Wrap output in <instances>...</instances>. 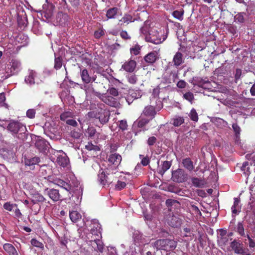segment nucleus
Returning <instances> with one entry per match:
<instances>
[{
    "instance_id": "25",
    "label": "nucleus",
    "mask_w": 255,
    "mask_h": 255,
    "mask_svg": "<svg viewBox=\"0 0 255 255\" xmlns=\"http://www.w3.org/2000/svg\"><path fill=\"white\" fill-rule=\"evenodd\" d=\"M134 21V19L132 17L131 15L129 14H125L124 16L119 20L118 23V25H127L130 22H133Z\"/></svg>"
},
{
    "instance_id": "12",
    "label": "nucleus",
    "mask_w": 255,
    "mask_h": 255,
    "mask_svg": "<svg viewBox=\"0 0 255 255\" xmlns=\"http://www.w3.org/2000/svg\"><path fill=\"white\" fill-rule=\"evenodd\" d=\"M172 179L176 182L181 183L183 182L185 180L184 171L181 169H178L173 171L172 173Z\"/></svg>"
},
{
    "instance_id": "33",
    "label": "nucleus",
    "mask_w": 255,
    "mask_h": 255,
    "mask_svg": "<svg viewBox=\"0 0 255 255\" xmlns=\"http://www.w3.org/2000/svg\"><path fill=\"white\" fill-rule=\"evenodd\" d=\"M45 200L44 197L38 193L34 194L32 196V202L33 204L43 202Z\"/></svg>"
},
{
    "instance_id": "15",
    "label": "nucleus",
    "mask_w": 255,
    "mask_h": 255,
    "mask_svg": "<svg viewBox=\"0 0 255 255\" xmlns=\"http://www.w3.org/2000/svg\"><path fill=\"white\" fill-rule=\"evenodd\" d=\"M181 222V219L177 215L170 216L167 219L168 224L172 227L177 228L179 227Z\"/></svg>"
},
{
    "instance_id": "50",
    "label": "nucleus",
    "mask_w": 255,
    "mask_h": 255,
    "mask_svg": "<svg viewBox=\"0 0 255 255\" xmlns=\"http://www.w3.org/2000/svg\"><path fill=\"white\" fill-rule=\"evenodd\" d=\"M218 242L221 246H224L229 242V236L223 237H218Z\"/></svg>"
},
{
    "instance_id": "14",
    "label": "nucleus",
    "mask_w": 255,
    "mask_h": 255,
    "mask_svg": "<svg viewBox=\"0 0 255 255\" xmlns=\"http://www.w3.org/2000/svg\"><path fill=\"white\" fill-rule=\"evenodd\" d=\"M110 114L106 110L101 109L100 111L96 115V118H98L101 124L107 123L109 119Z\"/></svg>"
},
{
    "instance_id": "49",
    "label": "nucleus",
    "mask_w": 255,
    "mask_h": 255,
    "mask_svg": "<svg viewBox=\"0 0 255 255\" xmlns=\"http://www.w3.org/2000/svg\"><path fill=\"white\" fill-rule=\"evenodd\" d=\"M183 98H184V99L188 101L191 103H192V102L194 99V95H193V93L190 92H186V93H185L183 95Z\"/></svg>"
},
{
    "instance_id": "17",
    "label": "nucleus",
    "mask_w": 255,
    "mask_h": 255,
    "mask_svg": "<svg viewBox=\"0 0 255 255\" xmlns=\"http://www.w3.org/2000/svg\"><path fill=\"white\" fill-rule=\"evenodd\" d=\"M45 192L54 202H56L60 199L61 196L58 190L54 189H48L47 188L45 190Z\"/></svg>"
},
{
    "instance_id": "5",
    "label": "nucleus",
    "mask_w": 255,
    "mask_h": 255,
    "mask_svg": "<svg viewBox=\"0 0 255 255\" xmlns=\"http://www.w3.org/2000/svg\"><path fill=\"white\" fill-rule=\"evenodd\" d=\"M140 32L146 36V40L147 41L150 42L155 44H159L163 42L165 39L166 38V36H164L161 39V38H155L154 36H150L151 33L149 31V26H148V24L147 22H145L143 26H142L140 29Z\"/></svg>"
},
{
    "instance_id": "13",
    "label": "nucleus",
    "mask_w": 255,
    "mask_h": 255,
    "mask_svg": "<svg viewBox=\"0 0 255 255\" xmlns=\"http://www.w3.org/2000/svg\"><path fill=\"white\" fill-rule=\"evenodd\" d=\"M168 74H169V76L166 80L168 83H171L176 82L178 79V74L176 70H171L170 68L167 69L164 74V77L166 78Z\"/></svg>"
},
{
    "instance_id": "57",
    "label": "nucleus",
    "mask_w": 255,
    "mask_h": 255,
    "mask_svg": "<svg viewBox=\"0 0 255 255\" xmlns=\"http://www.w3.org/2000/svg\"><path fill=\"white\" fill-rule=\"evenodd\" d=\"M103 255H117V253L114 248L109 247L107 251Z\"/></svg>"
},
{
    "instance_id": "61",
    "label": "nucleus",
    "mask_w": 255,
    "mask_h": 255,
    "mask_svg": "<svg viewBox=\"0 0 255 255\" xmlns=\"http://www.w3.org/2000/svg\"><path fill=\"white\" fill-rule=\"evenodd\" d=\"M87 132L89 136H93L96 133V129L94 127H89Z\"/></svg>"
},
{
    "instance_id": "59",
    "label": "nucleus",
    "mask_w": 255,
    "mask_h": 255,
    "mask_svg": "<svg viewBox=\"0 0 255 255\" xmlns=\"http://www.w3.org/2000/svg\"><path fill=\"white\" fill-rule=\"evenodd\" d=\"M148 123V120L145 119H142L137 122V126L139 128L144 127L146 124Z\"/></svg>"
},
{
    "instance_id": "60",
    "label": "nucleus",
    "mask_w": 255,
    "mask_h": 255,
    "mask_svg": "<svg viewBox=\"0 0 255 255\" xmlns=\"http://www.w3.org/2000/svg\"><path fill=\"white\" fill-rule=\"evenodd\" d=\"M85 147H86V148L87 149H88L89 150H99L98 149V147L97 146L94 145L93 144H92L91 143H89V142L85 146Z\"/></svg>"
},
{
    "instance_id": "38",
    "label": "nucleus",
    "mask_w": 255,
    "mask_h": 255,
    "mask_svg": "<svg viewBox=\"0 0 255 255\" xmlns=\"http://www.w3.org/2000/svg\"><path fill=\"white\" fill-rule=\"evenodd\" d=\"M83 89L84 90L85 93L87 95H91L92 94L95 95L96 91H95L92 85L91 84H86L83 85L82 87Z\"/></svg>"
},
{
    "instance_id": "44",
    "label": "nucleus",
    "mask_w": 255,
    "mask_h": 255,
    "mask_svg": "<svg viewBox=\"0 0 255 255\" xmlns=\"http://www.w3.org/2000/svg\"><path fill=\"white\" fill-rule=\"evenodd\" d=\"M244 15V12L238 13L234 17L235 21L239 23H243L245 21Z\"/></svg>"
},
{
    "instance_id": "27",
    "label": "nucleus",
    "mask_w": 255,
    "mask_h": 255,
    "mask_svg": "<svg viewBox=\"0 0 255 255\" xmlns=\"http://www.w3.org/2000/svg\"><path fill=\"white\" fill-rule=\"evenodd\" d=\"M80 76L84 83L89 84L91 82V76H90L87 69H84L81 70L80 71Z\"/></svg>"
},
{
    "instance_id": "56",
    "label": "nucleus",
    "mask_w": 255,
    "mask_h": 255,
    "mask_svg": "<svg viewBox=\"0 0 255 255\" xmlns=\"http://www.w3.org/2000/svg\"><path fill=\"white\" fill-rule=\"evenodd\" d=\"M108 92H109V94L111 95L113 97L118 96L119 95L118 90L113 87L109 88L108 90Z\"/></svg>"
},
{
    "instance_id": "7",
    "label": "nucleus",
    "mask_w": 255,
    "mask_h": 255,
    "mask_svg": "<svg viewBox=\"0 0 255 255\" xmlns=\"http://www.w3.org/2000/svg\"><path fill=\"white\" fill-rule=\"evenodd\" d=\"M95 95L105 103L111 107H116L119 104L116 98L113 96H108L106 94H101L99 92H96Z\"/></svg>"
},
{
    "instance_id": "41",
    "label": "nucleus",
    "mask_w": 255,
    "mask_h": 255,
    "mask_svg": "<svg viewBox=\"0 0 255 255\" xmlns=\"http://www.w3.org/2000/svg\"><path fill=\"white\" fill-rule=\"evenodd\" d=\"M74 114L71 112H65L60 115V119L62 121L66 122L67 120L73 118Z\"/></svg>"
},
{
    "instance_id": "52",
    "label": "nucleus",
    "mask_w": 255,
    "mask_h": 255,
    "mask_svg": "<svg viewBox=\"0 0 255 255\" xmlns=\"http://www.w3.org/2000/svg\"><path fill=\"white\" fill-rule=\"evenodd\" d=\"M126 185V183L125 181L118 180L117 184L115 185V188L117 190H121L124 189Z\"/></svg>"
},
{
    "instance_id": "36",
    "label": "nucleus",
    "mask_w": 255,
    "mask_h": 255,
    "mask_svg": "<svg viewBox=\"0 0 255 255\" xmlns=\"http://www.w3.org/2000/svg\"><path fill=\"white\" fill-rule=\"evenodd\" d=\"M69 217L73 222H76L81 218V215L76 211H72L69 213Z\"/></svg>"
},
{
    "instance_id": "62",
    "label": "nucleus",
    "mask_w": 255,
    "mask_h": 255,
    "mask_svg": "<svg viewBox=\"0 0 255 255\" xmlns=\"http://www.w3.org/2000/svg\"><path fill=\"white\" fill-rule=\"evenodd\" d=\"M140 158L141 159V164L143 166H146L149 163V159L147 157H144L143 155H140Z\"/></svg>"
},
{
    "instance_id": "3",
    "label": "nucleus",
    "mask_w": 255,
    "mask_h": 255,
    "mask_svg": "<svg viewBox=\"0 0 255 255\" xmlns=\"http://www.w3.org/2000/svg\"><path fill=\"white\" fill-rule=\"evenodd\" d=\"M177 243L173 240H158L155 241L153 246L157 250H162L166 251H172L176 247Z\"/></svg>"
},
{
    "instance_id": "58",
    "label": "nucleus",
    "mask_w": 255,
    "mask_h": 255,
    "mask_svg": "<svg viewBox=\"0 0 255 255\" xmlns=\"http://www.w3.org/2000/svg\"><path fill=\"white\" fill-rule=\"evenodd\" d=\"M140 51V47L139 45H135L134 47L130 48V52L134 55H137L139 54Z\"/></svg>"
},
{
    "instance_id": "26",
    "label": "nucleus",
    "mask_w": 255,
    "mask_h": 255,
    "mask_svg": "<svg viewBox=\"0 0 255 255\" xmlns=\"http://www.w3.org/2000/svg\"><path fill=\"white\" fill-rule=\"evenodd\" d=\"M173 62L174 66L176 67L181 65L184 62L182 54L179 52L176 53L173 57Z\"/></svg>"
},
{
    "instance_id": "42",
    "label": "nucleus",
    "mask_w": 255,
    "mask_h": 255,
    "mask_svg": "<svg viewBox=\"0 0 255 255\" xmlns=\"http://www.w3.org/2000/svg\"><path fill=\"white\" fill-rule=\"evenodd\" d=\"M213 120L215 123H216L218 126H220L221 127H225L228 125L226 121L219 118H216Z\"/></svg>"
},
{
    "instance_id": "53",
    "label": "nucleus",
    "mask_w": 255,
    "mask_h": 255,
    "mask_svg": "<svg viewBox=\"0 0 255 255\" xmlns=\"http://www.w3.org/2000/svg\"><path fill=\"white\" fill-rule=\"evenodd\" d=\"M62 65V59L60 57H55L54 68L56 69H59L61 67Z\"/></svg>"
},
{
    "instance_id": "22",
    "label": "nucleus",
    "mask_w": 255,
    "mask_h": 255,
    "mask_svg": "<svg viewBox=\"0 0 255 255\" xmlns=\"http://www.w3.org/2000/svg\"><path fill=\"white\" fill-rule=\"evenodd\" d=\"M3 248L9 255H18L14 246L10 244L6 243L4 244Z\"/></svg>"
},
{
    "instance_id": "21",
    "label": "nucleus",
    "mask_w": 255,
    "mask_h": 255,
    "mask_svg": "<svg viewBox=\"0 0 255 255\" xmlns=\"http://www.w3.org/2000/svg\"><path fill=\"white\" fill-rule=\"evenodd\" d=\"M136 67V62L134 60H130L126 62L122 66V68L127 72H132Z\"/></svg>"
},
{
    "instance_id": "24",
    "label": "nucleus",
    "mask_w": 255,
    "mask_h": 255,
    "mask_svg": "<svg viewBox=\"0 0 255 255\" xmlns=\"http://www.w3.org/2000/svg\"><path fill=\"white\" fill-rule=\"evenodd\" d=\"M36 76V73L33 70L29 71L28 75L25 77V82L27 84L29 85H33L35 83V78Z\"/></svg>"
},
{
    "instance_id": "37",
    "label": "nucleus",
    "mask_w": 255,
    "mask_h": 255,
    "mask_svg": "<svg viewBox=\"0 0 255 255\" xmlns=\"http://www.w3.org/2000/svg\"><path fill=\"white\" fill-rule=\"evenodd\" d=\"M240 244L236 240L233 241L231 244V247L236 254H242V250L240 248Z\"/></svg>"
},
{
    "instance_id": "35",
    "label": "nucleus",
    "mask_w": 255,
    "mask_h": 255,
    "mask_svg": "<svg viewBox=\"0 0 255 255\" xmlns=\"http://www.w3.org/2000/svg\"><path fill=\"white\" fill-rule=\"evenodd\" d=\"M143 114L147 116H154L155 114V111L153 106H147L144 108Z\"/></svg>"
},
{
    "instance_id": "64",
    "label": "nucleus",
    "mask_w": 255,
    "mask_h": 255,
    "mask_svg": "<svg viewBox=\"0 0 255 255\" xmlns=\"http://www.w3.org/2000/svg\"><path fill=\"white\" fill-rule=\"evenodd\" d=\"M81 254L82 255H96V254L94 253L93 252L91 253L89 250H85V249L81 250Z\"/></svg>"
},
{
    "instance_id": "8",
    "label": "nucleus",
    "mask_w": 255,
    "mask_h": 255,
    "mask_svg": "<svg viewBox=\"0 0 255 255\" xmlns=\"http://www.w3.org/2000/svg\"><path fill=\"white\" fill-rule=\"evenodd\" d=\"M113 175L110 174H106L103 169H100L98 174V180L99 182L103 186L109 185L113 181L112 179Z\"/></svg>"
},
{
    "instance_id": "43",
    "label": "nucleus",
    "mask_w": 255,
    "mask_h": 255,
    "mask_svg": "<svg viewBox=\"0 0 255 255\" xmlns=\"http://www.w3.org/2000/svg\"><path fill=\"white\" fill-rule=\"evenodd\" d=\"M16 206L17 204H12L9 202L5 203L3 206V208L8 211H12L14 210V208L16 207Z\"/></svg>"
},
{
    "instance_id": "9",
    "label": "nucleus",
    "mask_w": 255,
    "mask_h": 255,
    "mask_svg": "<svg viewBox=\"0 0 255 255\" xmlns=\"http://www.w3.org/2000/svg\"><path fill=\"white\" fill-rule=\"evenodd\" d=\"M90 233L88 235L89 236H97L100 237L101 226L98 221L96 219H92L90 221Z\"/></svg>"
},
{
    "instance_id": "11",
    "label": "nucleus",
    "mask_w": 255,
    "mask_h": 255,
    "mask_svg": "<svg viewBox=\"0 0 255 255\" xmlns=\"http://www.w3.org/2000/svg\"><path fill=\"white\" fill-rule=\"evenodd\" d=\"M40 161L38 157H34L32 158H24L23 162L26 168V169L33 170L36 164Z\"/></svg>"
},
{
    "instance_id": "46",
    "label": "nucleus",
    "mask_w": 255,
    "mask_h": 255,
    "mask_svg": "<svg viewBox=\"0 0 255 255\" xmlns=\"http://www.w3.org/2000/svg\"><path fill=\"white\" fill-rule=\"evenodd\" d=\"M189 117L191 119V120H192L194 122H197L198 120V114L196 111V110L194 109H192L189 114Z\"/></svg>"
},
{
    "instance_id": "18",
    "label": "nucleus",
    "mask_w": 255,
    "mask_h": 255,
    "mask_svg": "<svg viewBox=\"0 0 255 255\" xmlns=\"http://www.w3.org/2000/svg\"><path fill=\"white\" fill-rule=\"evenodd\" d=\"M0 154L3 158L10 159L13 158L14 152L11 148H3L0 149Z\"/></svg>"
},
{
    "instance_id": "16",
    "label": "nucleus",
    "mask_w": 255,
    "mask_h": 255,
    "mask_svg": "<svg viewBox=\"0 0 255 255\" xmlns=\"http://www.w3.org/2000/svg\"><path fill=\"white\" fill-rule=\"evenodd\" d=\"M56 162L59 166L65 167L69 165V160L67 155L63 153L62 155H57Z\"/></svg>"
},
{
    "instance_id": "2",
    "label": "nucleus",
    "mask_w": 255,
    "mask_h": 255,
    "mask_svg": "<svg viewBox=\"0 0 255 255\" xmlns=\"http://www.w3.org/2000/svg\"><path fill=\"white\" fill-rule=\"evenodd\" d=\"M7 129L13 134H17V137L19 139L23 140L27 138L26 127L21 123L12 121L8 124Z\"/></svg>"
},
{
    "instance_id": "32",
    "label": "nucleus",
    "mask_w": 255,
    "mask_h": 255,
    "mask_svg": "<svg viewBox=\"0 0 255 255\" xmlns=\"http://www.w3.org/2000/svg\"><path fill=\"white\" fill-rule=\"evenodd\" d=\"M157 59L156 54L154 52L148 53L144 57L145 61L148 63L152 64L155 62Z\"/></svg>"
},
{
    "instance_id": "4",
    "label": "nucleus",
    "mask_w": 255,
    "mask_h": 255,
    "mask_svg": "<svg viewBox=\"0 0 255 255\" xmlns=\"http://www.w3.org/2000/svg\"><path fill=\"white\" fill-rule=\"evenodd\" d=\"M21 69V63L17 59H12L9 64L7 65L5 69L6 75L5 79L8 78L11 75L16 74L20 71Z\"/></svg>"
},
{
    "instance_id": "39",
    "label": "nucleus",
    "mask_w": 255,
    "mask_h": 255,
    "mask_svg": "<svg viewBox=\"0 0 255 255\" xmlns=\"http://www.w3.org/2000/svg\"><path fill=\"white\" fill-rule=\"evenodd\" d=\"M235 231L241 236L246 237L247 236L245 234V229L242 222L238 223L237 227L235 228Z\"/></svg>"
},
{
    "instance_id": "31",
    "label": "nucleus",
    "mask_w": 255,
    "mask_h": 255,
    "mask_svg": "<svg viewBox=\"0 0 255 255\" xmlns=\"http://www.w3.org/2000/svg\"><path fill=\"white\" fill-rule=\"evenodd\" d=\"M232 128L235 132L236 142H238L240 140V132L241 131V128L236 123H234L232 125Z\"/></svg>"
},
{
    "instance_id": "63",
    "label": "nucleus",
    "mask_w": 255,
    "mask_h": 255,
    "mask_svg": "<svg viewBox=\"0 0 255 255\" xmlns=\"http://www.w3.org/2000/svg\"><path fill=\"white\" fill-rule=\"evenodd\" d=\"M120 35L122 37V38L124 39H130V36L128 34V32L126 31H122L120 33Z\"/></svg>"
},
{
    "instance_id": "29",
    "label": "nucleus",
    "mask_w": 255,
    "mask_h": 255,
    "mask_svg": "<svg viewBox=\"0 0 255 255\" xmlns=\"http://www.w3.org/2000/svg\"><path fill=\"white\" fill-rule=\"evenodd\" d=\"M182 164L183 166L190 171H192L194 169V166L193 165V162L189 158L184 159L182 161Z\"/></svg>"
},
{
    "instance_id": "1",
    "label": "nucleus",
    "mask_w": 255,
    "mask_h": 255,
    "mask_svg": "<svg viewBox=\"0 0 255 255\" xmlns=\"http://www.w3.org/2000/svg\"><path fill=\"white\" fill-rule=\"evenodd\" d=\"M55 183L67 191L69 194H71L72 192L73 194L72 195V197H73L74 195L78 196L77 202L79 203L81 202L83 188L82 186L80 185L79 183L77 182L76 183L74 184V188L72 189H71V187L69 184L62 180H59Z\"/></svg>"
},
{
    "instance_id": "47",
    "label": "nucleus",
    "mask_w": 255,
    "mask_h": 255,
    "mask_svg": "<svg viewBox=\"0 0 255 255\" xmlns=\"http://www.w3.org/2000/svg\"><path fill=\"white\" fill-rule=\"evenodd\" d=\"M172 15L174 18L182 20L183 19V11L175 10L172 12Z\"/></svg>"
},
{
    "instance_id": "6",
    "label": "nucleus",
    "mask_w": 255,
    "mask_h": 255,
    "mask_svg": "<svg viewBox=\"0 0 255 255\" xmlns=\"http://www.w3.org/2000/svg\"><path fill=\"white\" fill-rule=\"evenodd\" d=\"M90 237L88 235L87 236L88 240L87 242L88 245L91 247V250L95 254H96V251H97L102 253L104 249V245L102 242L99 239L100 237L91 236V239H90Z\"/></svg>"
},
{
    "instance_id": "28",
    "label": "nucleus",
    "mask_w": 255,
    "mask_h": 255,
    "mask_svg": "<svg viewBox=\"0 0 255 255\" xmlns=\"http://www.w3.org/2000/svg\"><path fill=\"white\" fill-rule=\"evenodd\" d=\"M191 182L192 184L196 187L202 188L205 185V182L203 179L197 177L192 178Z\"/></svg>"
},
{
    "instance_id": "30",
    "label": "nucleus",
    "mask_w": 255,
    "mask_h": 255,
    "mask_svg": "<svg viewBox=\"0 0 255 255\" xmlns=\"http://www.w3.org/2000/svg\"><path fill=\"white\" fill-rule=\"evenodd\" d=\"M133 238L134 241L136 243L144 244V238L143 237L142 234L138 231H135L133 233Z\"/></svg>"
},
{
    "instance_id": "34",
    "label": "nucleus",
    "mask_w": 255,
    "mask_h": 255,
    "mask_svg": "<svg viewBox=\"0 0 255 255\" xmlns=\"http://www.w3.org/2000/svg\"><path fill=\"white\" fill-rule=\"evenodd\" d=\"M184 122V119L183 117L176 116L171 119L170 123L175 127H178Z\"/></svg>"
},
{
    "instance_id": "23",
    "label": "nucleus",
    "mask_w": 255,
    "mask_h": 255,
    "mask_svg": "<svg viewBox=\"0 0 255 255\" xmlns=\"http://www.w3.org/2000/svg\"><path fill=\"white\" fill-rule=\"evenodd\" d=\"M234 204L231 210L233 214H238L241 211V206L240 205V200L239 198H234Z\"/></svg>"
},
{
    "instance_id": "51",
    "label": "nucleus",
    "mask_w": 255,
    "mask_h": 255,
    "mask_svg": "<svg viewBox=\"0 0 255 255\" xmlns=\"http://www.w3.org/2000/svg\"><path fill=\"white\" fill-rule=\"evenodd\" d=\"M30 243L34 247H37V248H38L40 249L43 248V244L35 239H31L30 241Z\"/></svg>"
},
{
    "instance_id": "45",
    "label": "nucleus",
    "mask_w": 255,
    "mask_h": 255,
    "mask_svg": "<svg viewBox=\"0 0 255 255\" xmlns=\"http://www.w3.org/2000/svg\"><path fill=\"white\" fill-rule=\"evenodd\" d=\"M241 170L242 171L244 172V173L245 174V176H248L249 175V174H250V172L249 170L248 162H245L243 163L242 166L241 167Z\"/></svg>"
},
{
    "instance_id": "20",
    "label": "nucleus",
    "mask_w": 255,
    "mask_h": 255,
    "mask_svg": "<svg viewBox=\"0 0 255 255\" xmlns=\"http://www.w3.org/2000/svg\"><path fill=\"white\" fill-rule=\"evenodd\" d=\"M35 146L40 152H45L48 147V143L43 139H38L35 142Z\"/></svg>"
},
{
    "instance_id": "48",
    "label": "nucleus",
    "mask_w": 255,
    "mask_h": 255,
    "mask_svg": "<svg viewBox=\"0 0 255 255\" xmlns=\"http://www.w3.org/2000/svg\"><path fill=\"white\" fill-rule=\"evenodd\" d=\"M127 78L128 82L131 84H135L137 80L136 76L132 74H128Z\"/></svg>"
},
{
    "instance_id": "10",
    "label": "nucleus",
    "mask_w": 255,
    "mask_h": 255,
    "mask_svg": "<svg viewBox=\"0 0 255 255\" xmlns=\"http://www.w3.org/2000/svg\"><path fill=\"white\" fill-rule=\"evenodd\" d=\"M122 161V156L117 153L112 154L110 155L108 161L111 168L116 169L120 164Z\"/></svg>"
},
{
    "instance_id": "19",
    "label": "nucleus",
    "mask_w": 255,
    "mask_h": 255,
    "mask_svg": "<svg viewBox=\"0 0 255 255\" xmlns=\"http://www.w3.org/2000/svg\"><path fill=\"white\" fill-rule=\"evenodd\" d=\"M159 162L158 161V164H159ZM171 165V162L170 161H163L160 165H158L157 168L158 173L163 175L170 168Z\"/></svg>"
},
{
    "instance_id": "54",
    "label": "nucleus",
    "mask_w": 255,
    "mask_h": 255,
    "mask_svg": "<svg viewBox=\"0 0 255 255\" xmlns=\"http://www.w3.org/2000/svg\"><path fill=\"white\" fill-rule=\"evenodd\" d=\"M35 115V110L33 109H28L26 112V116L28 118L33 119Z\"/></svg>"
},
{
    "instance_id": "40",
    "label": "nucleus",
    "mask_w": 255,
    "mask_h": 255,
    "mask_svg": "<svg viewBox=\"0 0 255 255\" xmlns=\"http://www.w3.org/2000/svg\"><path fill=\"white\" fill-rule=\"evenodd\" d=\"M118 8L113 7L109 9L106 13V16L108 18H113L118 12Z\"/></svg>"
},
{
    "instance_id": "55",
    "label": "nucleus",
    "mask_w": 255,
    "mask_h": 255,
    "mask_svg": "<svg viewBox=\"0 0 255 255\" xmlns=\"http://www.w3.org/2000/svg\"><path fill=\"white\" fill-rule=\"evenodd\" d=\"M128 125L126 120H121L119 121V127L122 130H125L127 128Z\"/></svg>"
}]
</instances>
